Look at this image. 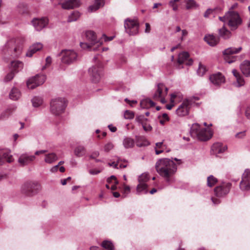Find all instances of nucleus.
Listing matches in <instances>:
<instances>
[{
  "instance_id": "nucleus-1",
  "label": "nucleus",
  "mask_w": 250,
  "mask_h": 250,
  "mask_svg": "<svg viewBox=\"0 0 250 250\" xmlns=\"http://www.w3.org/2000/svg\"><path fill=\"white\" fill-rule=\"evenodd\" d=\"M155 167L159 174L163 177L167 182H170L171 177L176 172L177 167L172 160L162 158L158 160Z\"/></svg>"
},
{
  "instance_id": "nucleus-2",
  "label": "nucleus",
  "mask_w": 250,
  "mask_h": 250,
  "mask_svg": "<svg viewBox=\"0 0 250 250\" xmlns=\"http://www.w3.org/2000/svg\"><path fill=\"white\" fill-rule=\"evenodd\" d=\"M226 16L227 24L231 30L236 29L242 23V20L237 12L228 11Z\"/></svg>"
},
{
  "instance_id": "nucleus-3",
  "label": "nucleus",
  "mask_w": 250,
  "mask_h": 250,
  "mask_svg": "<svg viewBox=\"0 0 250 250\" xmlns=\"http://www.w3.org/2000/svg\"><path fill=\"white\" fill-rule=\"evenodd\" d=\"M85 36L86 40L89 42H81V47L84 49L90 48L92 45L98 43V45H101L102 42L98 41L97 39L96 33L91 30H88L85 32Z\"/></svg>"
},
{
  "instance_id": "nucleus-4",
  "label": "nucleus",
  "mask_w": 250,
  "mask_h": 250,
  "mask_svg": "<svg viewBox=\"0 0 250 250\" xmlns=\"http://www.w3.org/2000/svg\"><path fill=\"white\" fill-rule=\"evenodd\" d=\"M40 189V185L38 183L33 182L24 183L21 188L22 193L28 196H32L35 195Z\"/></svg>"
},
{
  "instance_id": "nucleus-5",
  "label": "nucleus",
  "mask_w": 250,
  "mask_h": 250,
  "mask_svg": "<svg viewBox=\"0 0 250 250\" xmlns=\"http://www.w3.org/2000/svg\"><path fill=\"white\" fill-rule=\"evenodd\" d=\"M125 32L130 36L137 35L139 32V23L135 19H127L125 21Z\"/></svg>"
},
{
  "instance_id": "nucleus-6",
  "label": "nucleus",
  "mask_w": 250,
  "mask_h": 250,
  "mask_svg": "<svg viewBox=\"0 0 250 250\" xmlns=\"http://www.w3.org/2000/svg\"><path fill=\"white\" fill-rule=\"evenodd\" d=\"M5 47L10 51L13 50V55L15 57L19 56L22 51V45L19 39L9 40L6 43Z\"/></svg>"
},
{
  "instance_id": "nucleus-7",
  "label": "nucleus",
  "mask_w": 250,
  "mask_h": 250,
  "mask_svg": "<svg viewBox=\"0 0 250 250\" xmlns=\"http://www.w3.org/2000/svg\"><path fill=\"white\" fill-rule=\"evenodd\" d=\"M242 49L241 47L238 48L231 47L224 50L223 54L224 56L225 61L229 63L234 62L236 60L237 57L233 56V55L239 53L242 50Z\"/></svg>"
},
{
  "instance_id": "nucleus-8",
  "label": "nucleus",
  "mask_w": 250,
  "mask_h": 250,
  "mask_svg": "<svg viewBox=\"0 0 250 250\" xmlns=\"http://www.w3.org/2000/svg\"><path fill=\"white\" fill-rule=\"evenodd\" d=\"M62 62L65 64H69L75 62L78 55L73 50H64L61 53Z\"/></svg>"
},
{
  "instance_id": "nucleus-9",
  "label": "nucleus",
  "mask_w": 250,
  "mask_h": 250,
  "mask_svg": "<svg viewBox=\"0 0 250 250\" xmlns=\"http://www.w3.org/2000/svg\"><path fill=\"white\" fill-rule=\"evenodd\" d=\"M46 80V77L43 74H37L29 78L27 81V86L29 89H34L36 87L42 84Z\"/></svg>"
},
{
  "instance_id": "nucleus-10",
  "label": "nucleus",
  "mask_w": 250,
  "mask_h": 250,
  "mask_svg": "<svg viewBox=\"0 0 250 250\" xmlns=\"http://www.w3.org/2000/svg\"><path fill=\"white\" fill-rule=\"evenodd\" d=\"M168 88L162 83L157 84V88L154 94L153 97L154 100H158L160 99V101L162 104L166 103L164 97L167 94Z\"/></svg>"
},
{
  "instance_id": "nucleus-11",
  "label": "nucleus",
  "mask_w": 250,
  "mask_h": 250,
  "mask_svg": "<svg viewBox=\"0 0 250 250\" xmlns=\"http://www.w3.org/2000/svg\"><path fill=\"white\" fill-rule=\"evenodd\" d=\"M240 188L243 191L250 189V169H246L243 173L240 183Z\"/></svg>"
},
{
  "instance_id": "nucleus-12",
  "label": "nucleus",
  "mask_w": 250,
  "mask_h": 250,
  "mask_svg": "<svg viewBox=\"0 0 250 250\" xmlns=\"http://www.w3.org/2000/svg\"><path fill=\"white\" fill-rule=\"evenodd\" d=\"M67 105V101L63 98L53 99L50 102L52 109H65Z\"/></svg>"
},
{
  "instance_id": "nucleus-13",
  "label": "nucleus",
  "mask_w": 250,
  "mask_h": 250,
  "mask_svg": "<svg viewBox=\"0 0 250 250\" xmlns=\"http://www.w3.org/2000/svg\"><path fill=\"white\" fill-rule=\"evenodd\" d=\"M89 73L92 82L96 83L100 81L103 75L102 68L93 66L89 69Z\"/></svg>"
},
{
  "instance_id": "nucleus-14",
  "label": "nucleus",
  "mask_w": 250,
  "mask_h": 250,
  "mask_svg": "<svg viewBox=\"0 0 250 250\" xmlns=\"http://www.w3.org/2000/svg\"><path fill=\"white\" fill-rule=\"evenodd\" d=\"M36 157L27 153L21 154L18 159V162L20 166L23 167L27 166L34 161Z\"/></svg>"
},
{
  "instance_id": "nucleus-15",
  "label": "nucleus",
  "mask_w": 250,
  "mask_h": 250,
  "mask_svg": "<svg viewBox=\"0 0 250 250\" xmlns=\"http://www.w3.org/2000/svg\"><path fill=\"white\" fill-rule=\"evenodd\" d=\"M32 23L37 31H41L48 24V20L45 18H35Z\"/></svg>"
},
{
  "instance_id": "nucleus-16",
  "label": "nucleus",
  "mask_w": 250,
  "mask_h": 250,
  "mask_svg": "<svg viewBox=\"0 0 250 250\" xmlns=\"http://www.w3.org/2000/svg\"><path fill=\"white\" fill-rule=\"evenodd\" d=\"M230 184H223L214 188L215 195L218 197H221L228 194L229 191Z\"/></svg>"
},
{
  "instance_id": "nucleus-17",
  "label": "nucleus",
  "mask_w": 250,
  "mask_h": 250,
  "mask_svg": "<svg viewBox=\"0 0 250 250\" xmlns=\"http://www.w3.org/2000/svg\"><path fill=\"white\" fill-rule=\"evenodd\" d=\"M197 100V98L186 99L184 100L182 104L179 106L177 109H180L181 108L190 109L191 108H198V104L195 103V101Z\"/></svg>"
},
{
  "instance_id": "nucleus-18",
  "label": "nucleus",
  "mask_w": 250,
  "mask_h": 250,
  "mask_svg": "<svg viewBox=\"0 0 250 250\" xmlns=\"http://www.w3.org/2000/svg\"><path fill=\"white\" fill-rule=\"evenodd\" d=\"M212 136V130L209 128H202L195 138L201 141L209 140Z\"/></svg>"
},
{
  "instance_id": "nucleus-19",
  "label": "nucleus",
  "mask_w": 250,
  "mask_h": 250,
  "mask_svg": "<svg viewBox=\"0 0 250 250\" xmlns=\"http://www.w3.org/2000/svg\"><path fill=\"white\" fill-rule=\"evenodd\" d=\"M209 80L215 85H219L224 83L225 81L224 76L219 72L210 75Z\"/></svg>"
},
{
  "instance_id": "nucleus-20",
  "label": "nucleus",
  "mask_w": 250,
  "mask_h": 250,
  "mask_svg": "<svg viewBox=\"0 0 250 250\" xmlns=\"http://www.w3.org/2000/svg\"><path fill=\"white\" fill-rule=\"evenodd\" d=\"M136 120L141 124L143 129L146 131H150L152 130V127L148 123V120L146 119L144 115H141L137 116Z\"/></svg>"
},
{
  "instance_id": "nucleus-21",
  "label": "nucleus",
  "mask_w": 250,
  "mask_h": 250,
  "mask_svg": "<svg viewBox=\"0 0 250 250\" xmlns=\"http://www.w3.org/2000/svg\"><path fill=\"white\" fill-rule=\"evenodd\" d=\"M13 158L10 152L8 150H0V165L5 162L11 163L13 161Z\"/></svg>"
},
{
  "instance_id": "nucleus-22",
  "label": "nucleus",
  "mask_w": 250,
  "mask_h": 250,
  "mask_svg": "<svg viewBox=\"0 0 250 250\" xmlns=\"http://www.w3.org/2000/svg\"><path fill=\"white\" fill-rule=\"evenodd\" d=\"M227 149V146L223 145L220 143H214L211 147V151L215 155L223 153Z\"/></svg>"
},
{
  "instance_id": "nucleus-23",
  "label": "nucleus",
  "mask_w": 250,
  "mask_h": 250,
  "mask_svg": "<svg viewBox=\"0 0 250 250\" xmlns=\"http://www.w3.org/2000/svg\"><path fill=\"white\" fill-rule=\"evenodd\" d=\"M205 41L210 46H215L219 41V38L213 35H208L204 37Z\"/></svg>"
},
{
  "instance_id": "nucleus-24",
  "label": "nucleus",
  "mask_w": 250,
  "mask_h": 250,
  "mask_svg": "<svg viewBox=\"0 0 250 250\" xmlns=\"http://www.w3.org/2000/svg\"><path fill=\"white\" fill-rule=\"evenodd\" d=\"M79 6L78 0H68L64 3H62V7L63 9H73Z\"/></svg>"
},
{
  "instance_id": "nucleus-25",
  "label": "nucleus",
  "mask_w": 250,
  "mask_h": 250,
  "mask_svg": "<svg viewBox=\"0 0 250 250\" xmlns=\"http://www.w3.org/2000/svg\"><path fill=\"white\" fill-rule=\"evenodd\" d=\"M242 73L247 77L250 76V62L244 61L240 65Z\"/></svg>"
},
{
  "instance_id": "nucleus-26",
  "label": "nucleus",
  "mask_w": 250,
  "mask_h": 250,
  "mask_svg": "<svg viewBox=\"0 0 250 250\" xmlns=\"http://www.w3.org/2000/svg\"><path fill=\"white\" fill-rule=\"evenodd\" d=\"M42 45L41 43L34 44L30 47L28 51L26 54V55L27 57H31L34 53L42 49Z\"/></svg>"
},
{
  "instance_id": "nucleus-27",
  "label": "nucleus",
  "mask_w": 250,
  "mask_h": 250,
  "mask_svg": "<svg viewBox=\"0 0 250 250\" xmlns=\"http://www.w3.org/2000/svg\"><path fill=\"white\" fill-rule=\"evenodd\" d=\"M104 5V0H95L94 3L89 6L88 11L89 12H93L103 7Z\"/></svg>"
},
{
  "instance_id": "nucleus-28",
  "label": "nucleus",
  "mask_w": 250,
  "mask_h": 250,
  "mask_svg": "<svg viewBox=\"0 0 250 250\" xmlns=\"http://www.w3.org/2000/svg\"><path fill=\"white\" fill-rule=\"evenodd\" d=\"M58 160L57 154L54 152L45 154L44 155V162L49 164L54 163Z\"/></svg>"
},
{
  "instance_id": "nucleus-29",
  "label": "nucleus",
  "mask_w": 250,
  "mask_h": 250,
  "mask_svg": "<svg viewBox=\"0 0 250 250\" xmlns=\"http://www.w3.org/2000/svg\"><path fill=\"white\" fill-rule=\"evenodd\" d=\"M21 96V91L17 88H13L9 94V98L11 100L16 101L19 100Z\"/></svg>"
},
{
  "instance_id": "nucleus-30",
  "label": "nucleus",
  "mask_w": 250,
  "mask_h": 250,
  "mask_svg": "<svg viewBox=\"0 0 250 250\" xmlns=\"http://www.w3.org/2000/svg\"><path fill=\"white\" fill-rule=\"evenodd\" d=\"M140 105L142 108L148 109L155 107V103L149 99H145L141 101Z\"/></svg>"
},
{
  "instance_id": "nucleus-31",
  "label": "nucleus",
  "mask_w": 250,
  "mask_h": 250,
  "mask_svg": "<svg viewBox=\"0 0 250 250\" xmlns=\"http://www.w3.org/2000/svg\"><path fill=\"white\" fill-rule=\"evenodd\" d=\"M201 129L198 124H193L190 128V133L191 137L195 138L199 134L200 130H201Z\"/></svg>"
},
{
  "instance_id": "nucleus-32",
  "label": "nucleus",
  "mask_w": 250,
  "mask_h": 250,
  "mask_svg": "<svg viewBox=\"0 0 250 250\" xmlns=\"http://www.w3.org/2000/svg\"><path fill=\"white\" fill-rule=\"evenodd\" d=\"M11 66L12 67L11 71L14 73H17L22 68L23 63L19 61H15L11 62Z\"/></svg>"
},
{
  "instance_id": "nucleus-33",
  "label": "nucleus",
  "mask_w": 250,
  "mask_h": 250,
  "mask_svg": "<svg viewBox=\"0 0 250 250\" xmlns=\"http://www.w3.org/2000/svg\"><path fill=\"white\" fill-rule=\"evenodd\" d=\"M136 144L138 147L146 146L149 145V142L143 136L137 137Z\"/></svg>"
},
{
  "instance_id": "nucleus-34",
  "label": "nucleus",
  "mask_w": 250,
  "mask_h": 250,
  "mask_svg": "<svg viewBox=\"0 0 250 250\" xmlns=\"http://www.w3.org/2000/svg\"><path fill=\"white\" fill-rule=\"evenodd\" d=\"M74 153L77 157H83L86 153V149L83 146H78L75 148Z\"/></svg>"
},
{
  "instance_id": "nucleus-35",
  "label": "nucleus",
  "mask_w": 250,
  "mask_h": 250,
  "mask_svg": "<svg viewBox=\"0 0 250 250\" xmlns=\"http://www.w3.org/2000/svg\"><path fill=\"white\" fill-rule=\"evenodd\" d=\"M219 35L224 39H228L231 36V33L224 26L219 29Z\"/></svg>"
},
{
  "instance_id": "nucleus-36",
  "label": "nucleus",
  "mask_w": 250,
  "mask_h": 250,
  "mask_svg": "<svg viewBox=\"0 0 250 250\" xmlns=\"http://www.w3.org/2000/svg\"><path fill=\"white\" fill-rule=\"evenodd\" d=\"M32 103L34 107H39L43 104V99L41 97L35 96L32 99Z\"/></svg>"
},
{
  "instance_id": "nucleus-37",
  "label": "nucleus",
  "mask_w": 250,
  "mask_h": 250,
  "mask_svg": "<svg viewBox=\"0 0 250 250\" xmlns=\"http://www.w3.org/2000/svg\"><path fill=\"white\" fill-rule=\"evenodd\" d=\"M137 193L141 194L142 193H146L147 192V185L146 183H139L137 187Z\"/></svg>"
},
{
  "instance_id": "nucleus-38",
  "label": "nucleus",
  "mask_w": 250,
  "mask_h": 250,
  "mask_svg": "<svg viewBox=\"0 0 250 250\" xmlns=\"http://www.w3.org/2000/svg\"><path fill=\"white\" fill-rule=\"evenodd\" d=\"M189 57V54L187 52H184L179 54L178 62L179 64H182L188 59Z\"/></svg>"
},
{
  "instance_id": "nucleus-39",
  "label": "nucleus",
  "mask_w": 250,
  "mask_h": 250,
  "mask_svg": "<svg viewBox=\"0 0 250 250\" xmlns=\"http://www.w3.org/2000/svg\"><path fill=\"white\" fill-rule=\"evenodd\" d=\"M80 17V13L78 11H74L68 17L67 21L69 22L77 21Z\"/></svg>"
},
{
  "instance_id": "nucleus-40",
  "label": "nucleus",
  "mask_w": 250,
  "mask_h": 250,
  "mask_svg": "<svg viewBox=\"0 0 250 250\" xmlns=\"http://www.w3.org/2000/svg\"><path fill=\"white\" fill-rule=\"evenodd\" d=\"M198 7V4L194 0H188L186 1V9L188 10L197 9Z\"/></svg>"
},
{
  "instance_id": "nucleus-41",
  "label": "nucleus",
  "mask_w": 250,
  "mask_h": 250,
  "mask_svg": "<svg viewBox=\"0 0 250 250\" xmlns=\"http://www.w3.org/2000/svg\"><path fill=\"white\" fill-rule=\"evenodd\" d=\"M123 145L126 148H131L134 146V142L132 139L126 138L124 140Z\"/></svg>"
},
{
  "instance_id": "nucleus-42",
  "label": "nucleus",
  "mask_w": 250,
  "mask_h": 250,
  "mask_svg": "<svg viewBox=\"0 0 250 250\" xmlns=\"http://www.w3.org/2000/svg\"><path fill=\"white\" fill-rule=\"evenodd\" d=\"M102 246L108 250H114L112 243L109 241L105 240L102 243Z\"/></svg>"
},
{
  "instance_id": "nucleus-43",
  "label": "nucleus",
  "mask_w": 250,
  "mask_h": 250,
  "mask_svg": "<svg viewBox=\"0 0 250 250\" xmlns=\"http://www.w3.org/2000/svg\"><path fill=\"white\" fill-rule=\"evenodd\" d=\"M217 182V179L212 175H210L208 177L207 184L209 187L214 186Z\"/></svg>"
},
{
  "instance_id": "nucleus-44",
  "label": "nucleus",
  "mask_w": 250,
  "mask_h": 250,
  "mask_svg": "<svg viewBox=\"0 0 250 250\" xmlns=\"http://www.w3.org/2000/svg\"><path fill=\"white\" fill-rule=\"evenodd\" d=\"M176 97L175 94H171L170 102L166 106L167 109H171L174 105V99Z\"/></svg>"
},
{
  "instance_id": "nucleus-45",
  "label": "nucleus",
  "mask_w": 250,
  "mask_h": 250,
  "mask_svg": "<svg viewBox=\"0 0 250 250\" xmlns=\"http://www.w3.org/2000/svg\"><path fill=\"white\" fill-rule=\"evenodd\" d=\"M124 116L125 119H132L134 117V113L132 110H125Z\"/></svg>"
},
{
  "instance_id": "nucleus-46",
  "label": "nucleus",
  "mask_w": 250,
  "mask_h": 250,
  "mask_svg": "<svg viewBox=\"0 0 250 250\" xmlns=\"http://www.w3.org/2000/svg\"><path fill=\"white\" fill-rule=\"evenodd\" d=\"M206 71H207V69H206V67L204 65H203L201 63H200L199 64V67H198V69L197 70V73H198V75H199L200 76H202L205 74V73H206Z\"/></svg>"
},
{
  "instance_id": "nucleus-47",
  "label": "nucleus",
  "mask_w": 250,
  "mask_h": 250,
  "mask_svg": "<svg viewBox=\"0 0 250 250\" xmlns=\"http://www.w3.org/2000/svg\"><path fill=\"white\" fill-rule=\"evenodd\" d=\"M148 180V175L145 173L142 174L138 178L139 183H146Z\"/></svg>"
},
{
  "instance_id": "nucleus-48",
  "label": "nucleus",
  "mask_w": 250,
  "mask_h": 250,
  "mask_svg": "<svg viewBox=\"0 0 250 250\" xmlns=\"http://www.w3.org/2000/svg\"><path fill=\"white\" fill-rule=\"evenodd\" d=\"M114 147L113 144L111 142H108L105 144L104 146V150L105 152H108L111 149H112Z\"/></svg>"
},
{
  "instance_id": "nucleus-49",
  "label": "nucleus",
  "mask_w": 250,
  "mask_h": 250,
  "mask_svg": "<svg viewBox=\"0 0 250 250\" xmlns=\"http://www.w3.org/2000/svg\"><path fill=\"white\" fill-rule=\"evenodd\" d=\"M176 114L180 117H183L188 114V110H175Z\"/></svg>"
},
{
  "instance_id": "nucleus-50",
  "label": "nucleus",
  "mask_w": 250,
  "mask_h": 250,
  "mask_svg": "<svg viewBox=\"0 0 250 250\" xmlns=\"http://www.w3.org/2000/svg\"><path fill=\"white\" fill-rule=\"evenodd\" d=\"M15 73L11 71V72L9 73H8L5 77L4 78V81L6 82H8L10 81L11 80L13 79Z\"/></svg>"
},
{
  "instance_id": "nucleus-51",
  "label": "nucleus",
  "mask_w": 250,
  "mask_h": 250,
  "mask_svg": "<svg viewBox=\"0 0 250 250\" xmlns=\"http://www.w3.org/2000/svg\"><path fill=\"white\" fill-rule=\"evenodd\" d=\"M125 101L130 105V107H134V105L137 104V101L136 100H129L127 98L125 99Z\"/></svg>"
},
{
  "instance_id": "nucleus-52",
  "label": "nucleus",
  "mask_w": 250,
  "mask_h": 250,
  "mask_svg": "<svg viewBox=\"0 0 250 250\" xmlns=\"http://www.w3.org/2000/svg\"><path fill=\"white\" fill-rule=\"evenodd\" d=\"M112 181H114V182L113 183H115V184H118V181L116 179V178L115 176L112 175L110 177L108 178L106 181L108 184H111L112 183Z\"/></svg>"
},
{
  "instance_id": "nucleus-53",
  "label": "nucleus",
  "mask_w": 250,
  "mask_h": 250,
  "mask_svg": "<svg viewBox=\"0 0 250 250\" xmlns=\"http://www.w3.org/2000/svg\"><path fill=\"white\" fill-rule=\"evenodd\" d=\"M236 80L237 83V86L239 87L244 85L245 82L244 79L241 75L236 78Z\"/></svg>"
},
{
  "instance_id": "nucleus-54",
  "label": "nucleus",
  "mask_w": 250,
  "mask_h": 250,
  "mask_svg": "<svg viewBox=\"0 0 250 250\" xmlns=\"http://www.w3.org/2000/svg\"><path fill=\"white\" fill-rule=\"evenodd\" d=\"M163 118H164L163 119H160V123L161 125H164L166 121L168 120V116L167 114H164L163 115Z\"/></svg>"
},
{
  "instance_id": "nucleus-55",
  "label": "nucleus",
  "mask_w": 250,
  "mask_h": 250,
  "mask_svg": "<svg viewBox=\"0 0 250 250\" xmlns=\"http://www.w3.org/2000/svg\"><path fill=\"white\" fill-rule=\"evenodd\" d=\"M100 155V153L98 151H95L93 152L90 155V158L93 159H95Z\"/></svg>"
},
{
  "instance_id": "nucleus-56",
  "label": "nucleus",
  "mask_w": 250,
  "mask_h": 250,
  "mask_svg": "<svg viewBox=\"0 0 250 250\" xmlns=\"http://www.w3.org/2000/svg\"><path fill=\"white\" fill-rule=\"evenodd\" d=\"M246 136L245 131H242L237 133L235 135V137L237 138H243Z\"/></svg>"
},
{
  "instance_id": "nucleus-57",
  "label": "nucleus",
  "mask_w": 250,
  "mask_h": 250,
  "mask_svg": "<svg viewBox=\"0 0 250 250\" xmlns=\"http://www.w3.org/2000/svg\"><path fill=\"white\" fill-rule=\"evenodd\" d=\"M114 38V36L107 37L105 34H103L102 36V39L104 40L105 42H108L112 41Z\"/></svg>"
},
{
  "instance_id": "nucleus-58",
  "label": "nucleus",
  "mask_w": 250,
  "mask_h": 250,
  "mask_svg": "<svg viewBox=\"0 0 250 250\" xmlns=\"http://www.w3.org/2000/svg\"><path fill=\"white\" fill-rule=\"evenodd\" d=\"M101 172V170L98 169H90L89 170V173L91 175H96Z\"/></svg>"
},
{
  "instance_id": "nucleus-59",
  "label": "nucleus",
  "mask_w": 250,
  "mask_h": 250,
  "mask_svg": "<svg viewBox=\"0 0 250 250\" xmlns=\"http://www.w3.org/2000/svg\"><path fill=\"white\" fill-rule=\"evenodd\" d=\"M213 12V10L211 9H208L205 12L204 16L205 18H208Z\"/></svg>"
},
{
  "instance_id": "nucleus-60",
  "label": "nucleus",
  "mask_w": 250,
  "mask_h": 250,
  "mask_svg": "<svg viewBox=\"0 0 250 250\" xmlns=\"http://www.w3.org/2000/svg\"><path fill=\"white\" fill-rule=\"evenodd\" d=\"M165 147V146L163 145V142H159L156 143V147L157 149H164Z\"/></svg>"
},
{
  "instance_id": "nucleus-61",
  "label": "nucleus",
  "mask_w": 250,
  "mask_h": 250,
  "mask_svg": "<svg viewBox=\"0 0 250 250\" xmlns=\"http://www.w3.org/2000/svg\"><path fill=\"white\" fill-rule=\"evenodd\" d=\"M238 6V4L237 3H235L233 4H232L229 8V10L228 11L230 12H235L234 11V9L236 8Z\"/></svg>"
},
{
  "instance_id": "nucleus-62",
  "label": "nucleus",
  "mask_w": 250,
  "mask_h": 250,
  "mask_svg": "<svg viewBox=\"0 0 250 250\" xmlns=\"http://www.w3.org/2000/svg\"><path fill=\"white\" fill-rule=\"evenodd\" d=\"M169 5L172 7L174 11H176L178 9L177 5L173 3V1H170L169 3Z\"/></svg>"
},
{
  "instance_id": "nucleus-63",
  "label": "nucleus",
  "mask_w": 250,
  "mask_h": 250,
  "mask_svg": "<svg viewBox=\"0 0 250 250\" xmlns=\"http://www.w3.org/2000/svg\"><path fill=\"white\" fill-rule=\"evenodd\" d=\"M146 29H145V32L146 33H148L150 32L151 28L150 24L148 23H146Z\"/></svg>"
},
{
  "instance_id": "nucleus-64",
  "label": "nucleus",
  "mask_w": 250,
  "mask_h": 250,
  "mask_svg": "<svg viewBox=\"0 0 250 250\" xmlns=\"http://www.w3.org/2000/svg\"><path fill=\"white\" fill-rule=\"evenodd\" d=\"M48 152L47 150H41L36 151L35 153V154L36 155H39L41 154H44Z\"/></svg>"
}]
</instances>
